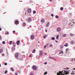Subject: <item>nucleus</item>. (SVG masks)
<instances>
[{
	"instance_id": "obj_1",
	"label": "nucleus",
	"mask_w": 75,
	"mask_h": 75,
	"mask_svg": "<svg viewBox=\"0 0 75 75\" xmlns=\"http://www.w3.org/2000/svg\"><path fill=\"white\" fill-rule=\"evenodd\" d=\"M64 71H59V73L57 72V75H67V74H69V72H70V70H64Z\"/></svg>"
},
{
	"instance_id": "obj_2",
	"label": "nucleus",
	"mask_w": 75,
	"mask_h": 75,
	"mask_svg": "<svg viewBox=\"0 0 75 75\" xmlns=\"http://www.w3.org/2000/svg\"><path fill=\"white\" fill-rule=\"evenodd\" d=\"M61 31V28L59 27H58L57 29V32H60Z\"/></svg>"
},
{
	"instance_id": "obj_3",
	"label": "nucleus",
	"mask_w": 75,
	"mask_h": 75,
	"mask_svg": "<svg viewBox=\"0 0 75 75\" xmlns=\"http://www.w3.org/2000/svg\"><path fill=\"white\" fill-rule=\"evenodd\" d=\"M42 54H43V51L42 50L40 51V57H42Z\"/></svg>"
},
{
	"instance_id": "obj_4",
	"label": "nucleus",
	"mask_w": 75,
	"mask_h": 75,
	"mask_svg": "<svg viewBox=\"0 0 75 75\" xmlns=\"http://www.w3.org/2000/svg\"><path fill=\"white\" fill-rule=\"evenodd\" d=\"M15 57L16 58H18V53H17L15 54Z\"/></svg>"
},
{
	"instance_id": "obj_5",
	"label": "nucleus",
	"mask_w": 75,
	"mask_h": 75,
	"mask_svg": "<svg viewBox=\"0 0 75 75\" xmlns=\"http://www.w3.org/2000/svg\"><path fill=\"white\" fill-rule=\"evenodd\" d=\"M49 58H50V59H53V60H54V61H57L56 59H55V58H54V57H49Z\"/></svg>"
},
{
	"instance_id": "obj_6",
	"label": "nucleus",
	"mask_w": 75,
	"mask_h": 75,
	"mask_svg": "<svg viewBox=\"0 0 75 75\" xmlns=\"http://www.w3.org/2000/svg\"><path fill=\"white\" fill-rule=\"evenodd\" d=\"M66 21H67L65 20L64 21V20H63V25H65L66 24H67V22H66Z\"/></svg>"
},
{
	"instance_id": "obj_7",
	"label": "nucleus",
	"mask_w": 75,
	"mask_h": 75,
	"mask_svg": "<svg viewBox=\"0 0 75 75\" xmlns=\"http://www.w3.org/2000/svg\"><path fill=\"white\" fill-rule=\"evenodd\" d=\"M33 69L34 70H36L37 69V67H35V66H34L33 67Z\"/></svg>"
},
{
	"instance_id": "obj_8",
	"label": "nucleus",
	"mask_w": 75,
	"mask_h": 75,
	"mask_svg": "<svg viewBox=\"0 0 75 75\" xmlns=\"http://www.w3.org/2000/svg\"><path fill=\"white\" fill-rule=\"evenodd\" d=\"M30 37L31 40H34V35H31Z\"/></svg>"
},
{
	"instance_id": "obj_9",
	"label": "nucleus",
	"mask_w": 75,
	"mask_h": 75,
	"mask_svg": "<svg viewBox=\"0 0 75 75\" xmlns=\"http://www.w3.org/2000/svg\"><path fill=\"white\" fill-rule=\"evenodd\" d=\"M28 13H30L31 11V9L30 8H29L28 10Z\"/></svg>"
},
{
	"instance_id": "obj_10",
	"label": "nucleus",
	"mask_w": 75,
	"mask_h": 75,
	"mask_svg": "<svg viewBox=\"0 0 75 75\" xmlns=\"http://www.w3.org/2000/svg\"><path fill=\"white\" fill-rule=\"evenodd\" d=\"M62 35L63 36V37H66V35H67V34L63 33L62 34Z\"/></svg>"
},
{
	"instance_id": "obj_11",
	"label": "nucleus",
	"mask_w": 75,
	"mask_h": 75,
	"mask_svg": "<svg viewBox=\"0 0 75 75\" xmlns=\"http://www.w3.org/2000/svg\"><path fill=\"white\" fill-rule=\"evenodd\" d=\"M28 21L29 22H30V21H31V18H28Z\"/></svg>"
},
{
	"instance_id": "obj_12",
	"label": "nucleus",
	"mask_w": 75,
	"mask_h": 75,
	"mask_svg": "<svg viewBox=\"0 0 75 75\" xmlns=\"http://www.w3.org/2000/svg\"><path fill=\"white\" fill-rule=\"evenodd\" d=\"M20 40H18L17 42H16L17 45H19V44H20Z\"/></svg>"
},
{
	"instance_id": "obj_13",
	"label": "nucleus",
	"mask_w": 75,
	"mask_h": 75,
	"mask_svg": "<svg viewBox=\"0 0 75 75\" xmlns=\"http://www.w3.org/2000/svg\"><path fill=\"white\" fill-rule=\"evenodd\" d=\"M41 22H42L43 23H44L45 22V21L43 19H42L41 20Z\"/></svg>"
},
{
	"instance_id": "obj_14",
	"label": "nucleus",
	"mask_w": 75,
	"mask_h": 75,
	"mask_svg": "<svg viewBox=\"0 0 75 75\" xmlns=\"http://www.w3.org/2000/svg\"><path fill=\"white\" fill-rule=\"evenodd\" d=\"M64 54V52H63V51H61L59 53V54Z\"/></svg>"
},
{
	"instance_id": "obj_15",
	"label": "nucleus",
	"mask_w": 75,
	"mask_h": 75,
	"mask_svg": "<svg viewBox=\"0 0 75 75\" xmlns=\"http://www.w3.org/2000/svg\"><path fill=\"white\" fill-rule=\"evenodd\" d=\"M70 36H71V37H73V36H74V34H72V33H70Z\"/></svg>"
},
{
	"instance_id": "obj_16",
	"label": "nucleus",
	"mask_w": 75,
	"mask_h": 75,
	"mask_svg": "<svg viewBox=\"0 0 75 75\" xmlns=\"http://www.w3.org/2000/svg\"><path fill=\"white\" fill-rule=\"evenodd\" d=\"M64 47H68V43H67L66 45H64Z\"/></svg>"
},
{
	"instance_id": "obj_17",
	"label": "nucleus",
	"mask_w": 75,
	"mask_h": 75,
	"mask_svg": "<svg viewBox=\"0 0 75 75\" xmlns=\"http://www.w3.org/2000/svg\"><path fill=\"white\" fill-rule=\"evenodd\" d=\"M55 17L56 18H59V16L58 15H56L55 16Z\"/></svg>"
},
{
	"instance_id": "obj_18",
	"label": "nucleus",
	"mask_w": 75,
	"mask_h": 75,
	"mask_svg": "<svg viewBox=\"0 0 75 75\" xmlns=\"http://www.w3.org/2000/svg\"><path fill=\"white\" fill-rule=\"evenodd\" d=\"M18 21H16L15 22V24H18Z\"/></svg>"
},
{
	"instance_id": "obj_19",
	"label": "nucleus",
	"mask_w": 75,
	"mask_h": 75,
	"mask_svg": "<svg viewBox=\"0 0 75 75\" xmlns=\"http://www.w3.org/2000/svg\"><path fill=\"white\" fill-rule=\"evenodd\" d=\"M49 24H50V23L49 22H48V23H47L46 25V27H48V25H49Z\"/></svg>"
},
{
	"instance_id": "obj_20",
	"label": "nucleus",
	"mask_w": 75,
	"mask_h": 75,
	"mask_svg": "<svg viewBox=\"0 0 75 75\" xmlns=\"http://www.w3.org/2000/svg\"><path fill=\"white\" fill-rule=\"evenodd\" d=\"M64 47V46L63 45H61L60 46V49H62Z\"/></svg>"
},
{
	"instance_id": "obj_21",
	"label": "nucleus",
	"mask_w": 75,
	"mask_h": 75,
	"mask_svg": "<svg viewBox=\"0 0 75 75\" xmlns=\"http://www.w3.org/2000/svg\"><path fill=\"white\" fill-rule=\"evenodd\" d=\"M11 71H14V69H13V68L12 67L11 68Z\"/></svg>"
},
{
	"instance_id": "obj_22",
	"label": "nucleus",
	"mask_w": 75,
	"mask_h": 75,
	"mask_svg": "<svg viewBox=\"0 0 75 75\" xmlns=\"http://www.w3.org/2000/svg\"><path fill=\"white\" fill-rule=\"evenodd\" d=\"M13 45L14 47H16V44L14 43V42H13Z\"/></svg>"
},
{
	"instance_id": "obj_23",
	"label": "nucleus",
	"mask_w": 75,
	"mask_h": 75,
	"mask_svg": "<svg viewBox=\"0 0 75 75\" xmlns=\"http://www.w3.org/2000/svg\"><path fill=\"white\" fill-rule=\"evenodd\" d=\"M51 39L52 40H55V38L54 37H52L51 38Z\"/></svg>"
},
{
	"instance_id": "obj_24",
	"label": "nucleus",
	"mask_w": 75,
	"mask_h": 75,
	"mask_svg": "<svg viewBox=\"0 0 75 75\" xmlns=\"http://www.w3.org/2000/svg\"><path fill=\"white\" fill-rule=\"evenodd\" d=\"M2 51H3L2 49H1V50H0V53H1Z\"/></svg>"
},
{
	"instance_id": "obj_25",
	"label": "nucleus",
	"mask_w": 75,
	"mask_h": 75,
	"mask_svg": "<svg viewBox=\"0 0 75 75\" xmlns=\"http://www.w3.org/2000/svg\"><path fill=\"white\" fill-rule=\"evenodd\" d=\"M63 9H64V8L63 7H62L60 8V10H62V11L63 10Z\"/></svg>"
},
{
	"instance_id": "obj_26",
	"label": "nucleus",
	"mask_w": 75,
	"mask_h": 75,
	"mask_svg": "<svg viewBox=\"0 0 75 75\" xmlns=\"http://www.w3.org/2000/svg\"><path fill=\"white\" fill-rule=\"evenodd\" d=\"M25 25H26V23H25L24 22L23 23V27H24L25 26Z\"/></svg>"
},
{
	"instance_id": "obj_27",
	"label": "nucleus",
	"mask_w": 75,
	"mask_h": 75,
	"mask_svg": "<svg viewBox=\"0 0 75 75\" xmlns=\"http://www.w3.org/2000/svg\"><path fill=\"white\" fill-rule=\"evenodd\" d=\"M69 69V68H67V67L66 68H64V69H67V70H68V69Z\"/></svg>"
},
{
	"instance_id": "obj_28",
	"label": "nucleus",
	"mask_w": 75,
	"mask_h": 75,
	"mask_svg": "<svg viewBox=\"0 0 75 75\" xmlns=\"http://www.w3.org/2000/svg\"><path fill=\"white\" fill-rule=\"evenodd\" d=\"M7 73V70H6L5 71V74H6Z\"/></svg>"
},
{
	"instance_id": "obj_29",
	"label": "nucleus",
	"mask_w": 75,
	"mask_h": 75,
	"mask_svg": "<svg viewBox=\"0 0 75 75\" xmlns=\"http://www.w3.org/2000/svg\"><path fill=\"white\" fill-rule=\"evenodd\" d=\"M59 38V36L58 35H57L56 37V38L57 39H58V38Z\"/></svg>"
},
{
	"instance_id": "obj_30",
	"label": "nucleus",
	"mask_w": 75,
	"mask_h": 75,
	"mask_svg": "<svg viewBox=\"0 0 75 75\" xmlns=\"http://www.w3.org/2000/svg\"><path fill=\"white\" fill-rule=\"evenodd\" d=\"M33 13L34 14H35V13H36V11H33Z\"/></svg>"
},
{
	"instance_id": "obj_31",
	"label": "nucleus",
	"mask_w": 75,
	"mask_h": 75,
	"mask_svg": "<svg viewBox=\"0 0 75 75\" xmlns=\"http://www.w3.org/2000/svg\"><path fill=\"white\" fill-rule=\"evenodd\" d=\"M48 44H47V45L46 46L45 45L44 46V48H46V47H47V45H48Z\"/></svg>"
},
{
	"instance_id": "obj_32",
	"label": "nucleus",
	"mask_w": 75,
	"mask_h": 75,
	"mask_svg": "<svg viewBox=\"0 0 75 75\" xmlns=\"http://www.w3.org/2000/svg\"><path fill=\"white\" fill-rule=\"evenodd\" d=\"M2 43L3 44H5V41H3L2 42Z\"/></svg>"
},
{
	"instance_id": "obj_33",
	"label": "nucleus",
	"mask_w": 75,
	"mask_h": 75,
	"mask_svg": "<svg viewBox=\"0 0 75 75\" xmlns=\"http://www.w3.org/2000/svg\"><path fill=\"white\" fill-rule=\"evenodd\" d=\"M47 74V71H46L44 73V75H46Z\"/></svg>"
},
{
	"instance_id": "obj_34",
	"label": "nucleus",
	"mask_w": 75,
	"mask_h": 75,
	"mask_svg": "<svg viewBox=\"0 0 75 75\" xmlns=\"http://www.w3.org/2000/svg\"><path fill=\"white\" fill-rule=\"evenodd\" d=\"M52 46H53V45H52V44H51L50 46L49 47H52Z\"/></svg>"
},
{
	"instance_id": "obj_35",
	"label": "nucleus",
	"mask_w": 75,
	"mask_h": 75,
	"mask_svg": "<svg viewBox=\"0 0 75 75\" xmlns=\"http://www.w3.org/2000/svg\"><path fill=\"white\" fill-rule=\"evenodd\" d=\"M68 49H67L66 50V51L67 52H68Z\"/></svg>"
},
{
	"instance_id": "obj_36",
	"label": "nucleus",
	"mask_w": 75,
	"mask_h": 75,
	"mask_svg": "<svg viewBox=\"0 0 75 75\" xmlns=\"http://www.w3.org/2000/svg\"><path fill=\"white\" fill-rule=\"evenodd\" d=\"M4 65H7V64L6 63H4Z\"/></svg>"
},
{
	"instance_id": "obj_37",
	"label": "nucleus",
	"mask_w": 75,
	"mask_h": 75,
	"mask_svg": "<svg viewBox=\"0 0 75 75\" xmlns=\"http://www.w3.org/2000/svg\"><path fill=\"white\" fill-rule=\"evenodd\" d=\"M30 75H33V73H31L30 74Z\"/></svg>"
},
{
	"instance_id": "obj_38",
	"label": "nucleus",
	"mask_w": 75,
	"mask_h": 75,
	"mask_svg": "<svg viewBox=\"0 0 75 75\" xmlns=\"http://www.w3.org/2000/svg\"><path fill=\"white\" fill-rule=\"evenodd\" d=\"M71 44H74V42H71Z\"/></svg>"
},
{
	"instance_id": "obj_39",
	"label": "nucleus",
	"mask_w": 75,
	"mask_h": 75,
	"mask_svg": "<svg viewBox=\"0 0 75 75\" xmlns=\"http://www.w3.org/2000/svg\"><path fill=\"white\" fill-rule=\"evenodd\" d=\"M18 72L19 73V74H21V71H19Z\"/></svg>"
},
{
	"instance_id": "obj_40",
	"label": "nucleus",
	"mask_w": 75,
	"mask_h": 75,
	"mask_svg": "<svg viewBox=\"0 0 75 75\" xmlns=\"http://www.w3.org/2000/svg\"><path fill=\"white\" fill-rule=\"evenodd\" d=\"M47 64V62H46L45 63V65H46V64Z\"/></svg>"
},
{
	"instance_id": "obj_41",
	"label": "nucleus",
	"mask_w": 75,
	"mask_h": 75,
	"mask_svg": "<svg viewBox=\"0 0 75 75\" xmlns=\"http://www.w3.org/2000/svg\"><path fill=\"white\" fill-rule=\"evenodd\" d=\"M43 37H44V38H45L46 37V36H43Z\"/></svg>"
},
{
	"instance_id": "obj_42",
	"label": "nucleus",
	"mask_w": 75,
	"mask_h": 75,
	"mask_svg": "<svg viewBox=\"0 0 75 75\" xmlns=\"http://www.w3.org/2000/svg\"><path fill=\"white\" fill-rule=\"evenodd\" d=\"M15 75H18V74H17V73H15Z\"/></svg>"
},
{
	"instance_id": "obj_43",
	"label": "nucleus",
	"mask_w": 75,
	"mask_h": 75,
	"mask_svg": "<svg viewBox=\"0 0 75 75\" xmlns=\"http://www.w3.org/2000/svg\"><path fill=\"white\" fill-rule=\"evenodd\" d=\"M51 15V16H52V17H53V16H54V15H53V14H52Z\"/></svg>"
},
{
	"instance_id": "obj_44",
	"label": "nucleus",
	"mask_w": 75,
	"mask_h": 75,
	"mask_svg": "<svg viewBox=\"0 0 75 75\" xmlns=\"http://www.w3.org/2000/svg\"><path fill=\"white\" fill-rule=\"evenodd\" d=\"M32 52L33 53H34L35 52L34 51H32Z\"/></svg>"
},
{
	"instance_id": "obj_45",
	"label": "nucleus",
	"mask_w": 75,
	"mask_h": 75,
	"mask_svg": "<svg viewBox=\"0 0 75 75\" xmlns=\"http://www.w3.org/2000/svg\"><path fill=\"white\" fill-rule=\"evenodd\" d=\"M71 75H74V73H71Z\"/></svg>"
},
{
	"instance_id": "obj_46",
	"label": "nucleus",
	"mask_w": 75,
	"mask_h": 75,
	"mask_svg": "<svg viewBox=\"0 0 75 75\" xmlns=\"http://www.w3.org/2000/svg\"><path fill=\"white\" fill-rule=\"evenodd\" d=\"M55 41H56V42L58 43V41H57V40H56Z\"/></svg>"
},
{
	"instance_id": "obj_47",
	"label": "nucleus",
	"mask_w": 75,
	"mask_h": 75,
	"mask_svg": "<svg viewBox=\"0 0 75 75\" xmlns=\"http://www.w3.org/2000/svg\"><path fill=\"white\" fill-rule=\"evenodd\" d=\"M13 33H14V34H16V33H15V30H14L13 31Z\"/></svg>"
},
{
	"instance_id": "obj_48",
	"label": "nucleus",
	"mask_w": 75,
	"mask_h": 75,
	"mask_svg": "<svg viewBox=\"0 0 75 75\" xmlns=\"http://www.w3.org/2000/svg\"><path fill=\"white\" fill-rule=\"evenodd\" d=\"M1 28H0V31H1Z\"/></svg>"
},
{
	"instance_id": "obj_49",
	"label": "nucleus",
	"mask_w": 75,
	"mask_h": 75,
	"mask_svg": "<svg viewBox=\"0 0 75 75\" xmlns=\"http://www.w3.org/2000/svg\"><path fill=\"white\" fill-rule=\"evenodd\" d=\"M12 50H14V47H13L12 48Z\"/></svg>"
},
{
	"instance_id": "obj_50",
	"label": "nucleus",
	"mask_w": 75,
	"mask_h": 75,
	"mask_svg": "<svg viewBox=\"0 0 75 75\" xmlns=\"http://www.w3.org/2000/svg\"><path fill=\"white\" fill-rule=\"evenodd\" d=\"M2 56L4 55V54H2Z\"/></svg>"
},
{
	"instance_id": "obj_51",
	"label": "nucleus",
	"mask_w": 75,
	"mask_h": 75,
	"mask_svg": "<svg viewBox=\"0 0 75 75\" xmlns=\"http://www.w3.org/2000/svg\"><path fill=\"white\" fill-rule=\"evenodd\" d=\"M72 73H74V72H75L74 71H72Z\"/></svg>"
},
{
	"instance_id": "obj_52",
	"label": "nucleus",
	"mask_w": 75,
	"mask_h": 75,
	"mask_svg": "<svg viewBox=\"0 0 75 75\" xmlns=\"http://www.w3.org/2000/svg\"><path fill=\"white\" fill-rule=\"evenodd\" d=\"M45 55H47V53H45Z\"/></svg>"
},
{
	"instance_id": "obj_53",
	"label": "nucleus",
	"mask_w": 75,
	"mask_h": 75,
	"mask_svg": "<svg viewBox=\"0 0 75 75\" xmlns=\"http://www.w3.org/2000/svg\"><path fill=\"white\" fill-rule=\"evenodd\" d=\"M53 0H49V1H52Z\"/></svg>"
},
{
	"instance_id": "obj_54",
	"label": "nucleus",
	"mask_w": 75,
	"mask_h": 75,
	"mask_svg": "<svg viewBox=\"0 0 75 75\" xmlns=\"http://www.w3.org/2000/svg\"><path fill=\"white\" fill-rule=\"evenodd\" d=\"M7 34H9V33L7 32Z\"/></svg>"
},
{
	"instance_id": "obj_55",
	"label": "nucleus",
	"mask_w": 75,
	"mask_h": 75,
	"mask_svg": "<svg viewBox=\"0 0 75 75\" xmlns=\"http://www.w3.org/2000/svg\"><path fill=\"white\" fill-rule=\"evenodd\" d=\"M12 42V41H10L9 42L10 43V42Z\"/></svg>"
},
{
	"instance_id": "obj_56",
	"label": "nucleus",
	"mask_w": 75,
	"mask_h": 75,
	"mask_svg": "<svg viewBox=\"0 0 75 75\" xmlns=\"http://www.w3.org/2000/svg\"><path fill=\"white\" fill-rule=\"evenodd\" d=\"M35 51V50L34 49V50H33V51Z\"/></svg>"
},
{
	"instance_id": "obj_57",
	"label": "nucleus",
	"mask_w": 75,
	"mask_h": 75,
	"mask_svg": "<svg viewBox=\"0 0 75 75\" xmlns=\"http://www.w3.org/2000/svg\"><path fill=\"white\" fill-rule=\"evenodd\" d=\"M31 57V55H29V57Z\"/></svg>"
},
{
	"instance_id": "obj_58",
	"label": "nucleus",
	"mask_w": 75,
	"mask_h": 75,
	"mask_svg": "<svg viewBox=\"0 0 75 75\" xmlns=\"http://www.w3.org/2000/svg\"><path fill=\"white\" fill-rule=\"evenodd\" d=\"M45 31H46V32H47V30H45Z\"/></svg>"
},
{
	"instance_id": "obj_59",
	"label": "nucleus",
	"mask_w": 75,
	"mask_h": 75,
	"mask_svg": "<svg viewBox=\"0 0 75 75\" xmlns=\"http://www.w3.org/2000/svg\"><path fill=\"white\" fill-rule=\"evenodd\" d=\"M10 45H11V42L10 43Z\"/></svg>"
},
{
	"instance_id": "obj_60",
	"label": "nucleus",
	"mask_w": 75,
	"mask_h": 75,
	"mask_svg": "<svg viewBox=\"0 0 75 75\" xmlns=\"http://www.w3.org/2000/svg\"><path fill=\"white\" fill-rule=\"evenodd\" d=\"M1 64H0V67H1Z\"/></svg>"
},
{
	"instance_id": "obj_61",
	"label": "nucleus",
	"mask_w": 75,
	"mask_h": 75,
	"mask_svg": "<svg viewBox=\"0 0 75 75\" xmlns=\"http://www.w3.org/2000/svg\"><path fill=\"white\" fill-rule=\"evenodd\" d=\"M73 69H74V70H75V68H74Z\"/></svg>"
},
{
	"instance_id": "obj_62",
	"label": "nucleus",
	"mask_w": 75,
	"mask_h": 75,
	"mask_svg": "<svg viewBox=\"0 0 75 75\" xmlns=\"http://www.w3.org/2000/svg\"><path fill=\"white\" fill-rule=\"evenodd\" d=\"M30 27H31L32 26L31 25H30Z\"/></svg>"
},
{
	"instance_id": "obj_63",
	"label": "nucleus",
	"mask_w": 75,
	"mask_h": 75,
	"mask_svg": "<svg viewBox=\"0 0 75 75\" xmlns=\"http://www.w3.org/2000/svg\"><path fill=\"white\" fill-rule=\"evenodd\" d=\"M40 41H38V43H40Z\"/></svg>"
},
{
	"instance_id": "obj_64",
	"label": "nucleus",
	"mask_w": 75,
	"mask_h": 75,
	"mask_svg": "<svg viewBox=\"0 0 75 75\" xmlns=\"http://www.w3.org/2000/svg\"><path fill=\"white\" fill-rule=\"evenodd\" d=\"M1 39V36H0V39Z\"/></svg>"
}]
</instances>
